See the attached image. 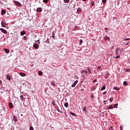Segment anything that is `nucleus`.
I'll return each mask as SVG.
<instances>
[{"instance_id": "nucleus-1", "label": "nucleus", "mask_w": 130, "mask_h": 130, "mask_svg": "<svg viewBox=\"0 0 130 130\" xmlns=\"http://www.w3.org/2000/svg\"><path fill=\"white\" fill-rule=\"evenodd\" d=\"M14 3L15 4V5H16V6H18V7H22V4H21L20 2L18 1H14Z\"/></svg>"}, {"instance_id": "nucleus-2", "label": "nucleus", "mask_w": 130, "mask_h": 130, "mask_svg": "<svg viewBox=\"0 0 130 130\" xmlns=\"http://www.w3.org/2000/svg\"><path fill=\"white\" fill-rule=\"evenodd\" d=\"M78 84V80L75 81L74 83L72 84V88H75L76 87V85Z\"/></svg>"}, {"instance_id": "nucleus-3", "label": "nucleus", "mask_w": 130, "mask_h": 130, "mask_svg": "<svg viewBox=\"0 0 130 130\" xmlns=\"http://www.w3.org/2000/svg\"><path fill=\"white\" fill-rule=\"evenodd\" d=\"M104 39L106 41H109V40H110V38H109V37L106 36L104 38Z\"/></svg>"}, {"instance_id": "nucleus-4", "label": "nucleus", "mask_w": 130, "mask_h": 130, "mask_svg": "<svg viewBox=\"0 0 130 130\" xmlns=\"http://www.w3.org/2000/svg\"><path fill=\"white\" fill-rule=\"evenodd\" d=\"M1 31L3 32L4 33V34H7V30L4 28H1Z\"/></svg>"}, {"instance_id": "nucleus-5", "label": "nucleus", "mask_w": 130, "mask_h": 130, "mask_svg": "<svg viewBox=\"0 0 130 130\" xmlns=\"http://www.w3.org/2000/svg\"><path fill=\"white\" fill-rule=\"evenodd\" d=\"M34 48H35L36 49H38V48H39V46H38L37 44H34Z\"/></svg>"}, {"instance_id": "nucleus-6", "label": "nucleus", "mask_w": 130, "mask_h": 130, "mask_svg": "<svg viewBox=\"0 0 130 130\" xmlns=\"http://www.w3.org/2000/svg\"><path fill=\"white\" fill-rule=\"evenodd\" d=\"M13 120H14L15 122H17V121H18V118H17V116L15 115L13 116Z\"/></svg>"}, {"instance_id": "nucleus-7", "label": "nucleus", "mask_w": 130, "mask_h": 130, "mask_svg": "<svg viewBox=\"0 0 130 130\" xmlns=\"http://www.w3.org/2000/svg\"><path fill=\"white\" fill-rule=\"evenodd\" d=\"M37 12L39 13H41V12H42V8H38L37 9Z\"/></svg>"}, {"instance_id": "nucleus-8", "label": "nucleus", "mask_w": 130, "mask_h": 130, "mask_svg": "<svg viewBox=\"0 0 130 130\" xmlns=\"http://www.w3.org/2000/svg\"><path fill=\"white\" fill-rule=\"evenodd\" d=\"M19 75L21 76V77H26V74L24 73L21 72L19 73Z\"/></svg>"}, {"instance_id": "nucleus-9", "label": "nucleus", "mask_w": 130, "mask_h": 130, "mask_svg": "<svg viewBox=\"0 0 130 130\" xmlns=\"http://www.w3.org/2000/svg\"><path fill=\"white\" fill-rule=\"evenodd\" d=\"M6 14V10H3L1 11V15L2 16H4V15H5Z\"/></svg>"}, {"instance_id": "nucleus-10", "label": "nucleus", "mask_w": 130, "mask_h": 130, "mask_svg": "<svg viewBox=\"0 0 130 130\" xmlns=\"http://www.w3.org/2000/svg\"><path fill=\"white\" fill-rule=\"evenodd\" d=\"M82 74H83V73H84V74H86V76H88V72L86 70H83L81 71Z\"/></svg>"}, {"instance_id": "nucleus-11", "label": "nucleus", "mask_w": 130, "mask_h": 130, "mask_svg": "<svg viewBox=\"0 0 130 130\" xmlns=\"http://www.w3.org/2000/svg\"><path fill=\"white\" fill-rule=\"evenodd\" d=\"M6 79L7 80H8V81H11V77L10 76V75H7L6 76Z\"/></svg>"}, {"instance_id": "nucleus-12", "label": "nucleus", "mask_w": 130, "mask_h": 130, "mask_svg": "<svg viewBox=\"0 0 130 130\" xmlns=\"http://www.w3.org/2000/svg\"><path fill=\"white\" fill-rule=\"evenodd\" d=\"M98 70H100V71H102L103 69V67H101V66H98L97 67Z\"/></svg>"}, {"instance_id": "nucleus-13", "label": "nucleus", "mask_w": 130, "mask_h": 130, "mask_svg": "<svg viewBox=\"0 0 130 130\" xmlns=\"http://www.w3.org/2000/svg\"><path fill=\"white\" fill-rule=\"evenodd\" d=\"M38 75H39V76H42L43 75V73L42 72V71H39L38 72Z\"/></svg>"}, {"instance_id": "nucleus-14", "label": "nucleus", "mask_w": 130, "mask_h": 130, "mask_svg": "<svg viewBox=\"0 0 130 130\" xmlns=\"http://www.w3.org/2000/svg\"><path fill=\"white\" fill-rule=\"evenodd\" d=\"M87 70L89 75H90V74H91V69H90V68L88 67L87 68Z\"/></svg>"}, {"instance_id": "nucleus-15", "label": "nucleus", "mask_w": 130, "mask_h": 130, "mask_svg": "<svg viewBox=\"0 0 130 130\" xmlns=\"http://www.w3.org/2000/svg\"><path fill=\"white\" fill-rule=\"evenodd\" d=\"M4 51L6 53H9L10 52V50L8 49H4Z\"/></svg>"}, {"instance_id": "nucleus-16", "label": "nucleus", "mask_w": 130, "mask_h": 130, "mask_svg": "<svg viewBox=\"0 0 130 130\" xmlns=\"http://www.w3.org/2000/svg\"><path fill=\"white\" fill-rule=\"evenodd\" d=\"M1 26H2V27H6V24H5V23H4V22H2Z\"/></svg>"}, {"instance_id": "nucleus-17", "label": "nucleus", "mask_w": 130, "mask_h": 130, "mask_svg": "<svg viewBox=\"0 0 130 130\" xmlns=\"http://www.w3.org/2000/svg\"><path fill=\"white\" fill-rule=\"evenodd\" d=\"M51 85L52 86H53V87H54V86H55V83H54V81H52L51 82Z\"/></svg>"}, {"instance_id": "nucleus-18", "label": "nucleus", "mask_w": 130, "mask_h": 130, "mask_svg": "<svg viewBox=\"0 0 130 130\" xmlns=\"http://www.w3.org/2000/svg\"><path fill=\"white\" fill-rule=\"evenodd\" d=\"M114 90H116V91H119L120 88L119 87H114L113 88Z\"/></svg>"}, {"instance_id": "nucleus-19", "label": "nucleus", "mask_w": 130, "mask_h": 130, "mask_svg": "<svg viewBox=\"0 0 130 130\" xmlns=\"http://www.w3.org/2000/svg\"><path fill=\"white\" fill-rule=\"evenodd\" d=\"M90 90L91 91H95V90H96V88H95L94 86H92L91 87Z\"/></svg>"}, {"instance_id": "nucleus-20", "label": "nucleus", "mask_w": 130, "mask_h": 130, "mask_svg": "<svg viewBox=\"0 0 130 130\" xmlns=\"http://www.w3.org/2000/svg\"><path fill=\"white\" fill-rule=\"evenodd\" d=\"M13 103H9V107H10V108H11V109L13 108Z\"/></svg>"}, {"instance_id": "nucleus-21", "label": "nucleus", "mask_w": 130, "mask_h": 130, "mask_svg": "<svg viewBox=\"0 0 130 130\" xmlns=\"http://www.w3.org/2000/svg\"><path fill=\"white\" fill-rule=\"evenodd\" d=\"M25 33H26V32H25V31H21V33H20V35H21V36H23L25 35Z\"/></svg>"}, {"instance_id": "nucleus-22", "label": "nucleus", "mask_w": 130, "mask_h": 130, "mask_svg": "<svg viewBox=\"0 0 130 130\" xmlns=\"http://www.w3.org/2000/svg\"><path fill=\"white\" fill-rule=\"evenodd\" d=\"M82 12V9H81V8H79L77 9V12L78 13H81Z\"/></svg>"}, {"instance_id": "nucleus-23", "label": "nucleus", "mask_w": 130, "mask_h": 130, "mask_svg": "<svg viewBox=\"0 0 130 130\" xmlns=\"http://www.w3.org/2000/svg\"><path fill=\"white\" fill-rule=\"evenodd\" d=\"M105 89H106V87H105V86L104 85V86L102 87L101 91H103V90H105Z\"/></svg>"}, {"instance_id": "nucleus-24", "label": "nucleus", "mask_w": 130, "mask_h": 130, "mask_svg": "<svg viewBox=\"0 0 130 130\" xmlns=\"http://www.w3.org/2000/svg\"><path fill=\"white\" fill-rule=\"evenodd\" d=\"M64 106H65V107H68V106H69V103H65L64 104Z\"/></svg>"}, {"instance_id": "nucleus-25", "label": "nucleus", "mask_w": 130, "mask_h": 130, "mask_svg": "<svg viewBox=\"0 0 130 130\" xmlns=\"http://www.w3.org/2000/svg\"><path fill=\"white\" fill-rule=\"evenodd\" d=\"M64 3L69 4V3H70V0H64Z\"/></svg>"}, {"instance_id": "nucleus-26", "label": "nucleus", "mask_w": 130, "mask_h": 130, "mask_svg": "<svg viewBox=\"0 0 130 130\" xmlns=\"http://www.w3.org/2000/svg\"><path fill=\"white\" fill-rule=\"evenodd\" d=\"M120 58V55H118L117 56H114L113 58Z\"/></svg>"}, {"instance_id": "nucleus-27", "label": "nucleus", "mask_w": 130, "mask_h": 130, "mask_svg": "<svg viewBox=\"0 0 130 130\" xmlns=\"http://www.w3.org/2000/svg\"><path fill=\"white\" fill-rule=\"evenodd\" d=\"M117 106H118V104H116L114 105V108H117Z\"/></svg>"}, {"instance_id": "nucleus-28", "label": "nucleus", "mask_w": 130, "mask_h": 130, "mask_svg": "<svg viewBox=\"0 0 130 130\" xmlns=\"http://www.w3.org/2000/svg\"><path fill=\"white\" fill-rule=\"evenodd\" d=\"M70 114H71V115H73V116H76V114H75L73 112H70Z\"/></svg>"}, {"instance_id": "nucleus-29", "label": "nucleus", "mask_w": 130, "mask_h": 130, "mask_svg": "<svg viewBox=\"0 0 130 130\" xmlns=\"http://www.w3.org/2000/svg\"><path fill=\"white\" fill-rule=\"evenodd\" d=\"M123 85H124V86H126V85H127V82L124 81Z\"/></svg>"}, {"instance_id": "nucleus-30", "label": "nucleus", "mask_w": 130, "mask_h": 130, "mask_svg": "<svg viewBox=\"0 0 130 130\" xmlns=\"http://www.w3.org/2000/svg\"><path fill=\"white\" fill-rule=\"evenodd\" d=\"M83 111H84V112H86V111H87V110L86 109V107H84L83 109H82Z\"/></svg>"}, {"instance_id": "nucleus-31", "label": "nucleus", "mask_w": 130, "mask_h": 130, "mask_svg": "<svg viewBox=\"0 0 130 130\" xmlns=\"http://www.w3.org/2000/svg\"><path fill=\"white\" fill-rule=\"evenodd\" d=\"M20 97L21 100H24V99H25L24 98V96H23V95H21Z\"/></svg>"}, {"instance_id": "nucleus-32", "label": "nucleus", "mask_w": 130, "mask_h": 130, "mask_svg": "<svg viewBox=\"0 0 130 130\" xmlns=\"http://www.w3.org/2000/svg\"><path fill=\"white\" fill-rule=\"evenodd\" d=\"M108 109H113V107H112V106H110L108 108Z\"/></svg>"}, {"instance_id": "nucleus-33", "label": "nucleus", "mask_w": 130, "mask_h": 130, "mask_svg": "<svg viewBox=\"0 0 130 130\" xmlns=\"http://www.w3.org/2000/svg\"><path fill=\"white\" fill-rule=\"evenodd\" d=\"M109 101L110 102H112V101H113V98H111L110 99H109Z\"/></svg>"}, {"instance_id": "nucleus-34", "label": "nucleus", "mask_w": 130, "mask_h": 130, "mask_svg": "<svg viewBox=\"0 0 130 130\" xmlns=\"http://www.w3.org/2000/svg\"><path fill=\"white\" fill-rule=\"evenodd\" d=\"M43 3L46 4L47 3H48V0H43Z\"/></svg>"}, {"instance_id": "nucleus-35", "label": "nucleus", "mask_w": 130, "mask_h": 130, "mask_svg": "<svg viewBox=\"0 0 130 130\" xmlns=\"http://www.w3.org/2000/svg\"><path fill=\"white\" fill-rule=\"evenodd\" d=\"M103 4H106V0H102Z\"/></svg>"}, {"instance_id": "nucleus-36", "label": "nucleus", "mask_w": 130, "mask_h": 130, "mask_svg": "<svg viewBox=\"0 0 130 130\" xmlns=\"http://www.w3.org/2000/svg\"><path fill=\"white\" fill-rule=\"evenodd\" d=\"M82 43H83V40L81 39L79 42V44H82Z\"/></svg>"}, {"instance_id": "nucleus-37", "label": "nucleus", "mask_w": 130, "mask_h": 130, "mask_svg": "<svg viewBox=\"0 0 130 130\" xmlns=\"http://www.w3.org/2000/svg\"><path fill=\"white\" fill-rule=\"evenodd\" d=\"M109 76V74L107 73V74L106 75V78L107 79V78H108Z\"/></svg>"}, {"instance_id": "nucleus-38", "label": "nucleus", "mask_w": 130, "mask_h": 130, "mask_svg": "<svg viewBox=\"0 0 130 130\" xmlns=\"http://www.w3.org/2000/svg\"><path fill=\"white\" fill-rule=\"evenodd\" d=\"M56 110L58 111V112H59L60 113H61V112H60V110L58 108L56 109Z\"/></svg>"}, {"instance_id": "nucleus-39", "label": "nucleus", "mask_w": 130, "mask_h": 130, "mask_svg": "<svg viewBox=\"0 0 130 130\" xmlns=\"http://www.w3.org/2000/svg\"><path fill=\"white\" fill-rule=\"evenodd\" d=\"M91 6L93 7V6H94V5H95V3L94 2V1L91 3Z\"/></svg>"}, {"instance_id": "nucleus-40", "label": "nucleus", "mask_w": 130, "mask_h": 130, "mask_svg": "<svg viewBox=\"0 0 130 130\" xmlns=\"http://www.w3.org/2000/svg\"><path fill=\"white\" fill-rule=\"evenodd\" d=\"M124 41H126L127 40H129V38H126V39H124Z\"/></svg>"}, {"instance_id": "nucleus-41", "label": "nucleus", "mask_w": 130, "mask_h": 130, "mask_svg": "<svg viewBox=\"0 0 130 130\" xmlns=\"http://www.w3.org/2000/svg\"><path fill=\"white\" fill-rule=\"evenodd\" d=\"M29 129H30V130H34V129L33 128V127H32V126H30V127H29Z\"/></svg>"}, {"instance_id": "nucleus-42", "label": "nucleus", "mask_w": 130, "mask_h": 130, "mask_svg": "<svg viewBox=\"0 0 130 130\" xmlns=\"http://www.w3.org/2000/svg\"><path fill=\"white\" fill-rule=\"evenodd\" d=\"M94 95H91V96H90V98H91V99H93V98H94Z\"/></svg>"}, {"instance_id": "nucleus-43", "label": "nucleus", "mask_w": 130, "mask_h": 130, "mask_svg": "<svg viewBox=\"0 0 130 130\" xmlns=\"http://www.w3.org/2000/svg\"><path fill=\"white\" fill-rule=\"evenodd\" d=\"M106 91H105L103 93H102V95H106Z\"/></svg>"}, {"instance_id": "nucleus-44", "label": "nucleus", "mask_w": 130, "mask_h": 130, "mask_svg": "<svg viewBox=\"0 0 130 130\" xmlns=\"http://www.w3.org/2000/svg\"><path fill=\"white\" fill-rule=\"evenodd\" d=\"M95 82H97V79H95L93 81V83H95Z\"/></svg>"}, {"instance_id": "nucleus-45", "label": "nucleus", "mask_w": 130, "mask_h": 130, "mask_svg": "<svg viewBox=\"0 0 130 130\" xmlns=\"http://www.w3.org/2000/svg\"><path fill=\"white\" fill-rule=\"evenodd\" d=\"M120 130H123V129L122 128V126H120Z\"/></svg>"}, {"instance_id": "nucleus-46", "label": "nucleus", "mask_w": 130, "mask_h": 130, "mask_svg": "<svg viewBox=\"0 0 130 130\" xmlns=\"http://www.w3.org/2000/svg\"><path fill=\"white\" fill-rule=\"evenodd\" d=\"M117 50H118V49H116V55H117Z\"/></svg>"}, {"instance_id": "nucleus-47", "label": "nucleus", "mask_w": 130, "mask_h": 130, "mask_svg": "<svg viewBox=\"0 0 130 130\" xmlns=\"http://www.w3.org/2000/svg\"><path fill=\"white\" fill-rule=\"evenodd\" d=\"M2 84H3V81H2V80H0V85H2Z\"/></svg>"}, {"instance_id": "nucleus-48", "label": "nucleus", "mask_w": 130, "mask_h": 130, "mask_svg": "<svg viewBox=\"0 0 130 130\" xmlns=\"http://www.w3.org/2000/svg\"><path fill=\"white\" fill-rule=\"evenodd\" d=\"M105 29H106V32H108V29L107 28H106Z\"/></svg>"}, {"instance_id": "nucleus-49", "label": "nucleus", "mask_w": 130, "mask_h": 130, "mask_svg": "<svg viewBox=\"0 0 130 130\" xmlns=\"http://www.w3.org/2000/svg\"><path fill=\"white\" fill-rule=\"evenodd\" d=\"M126 72H129V70H127L126 71Z\"/></svg>"}, {"instance_id": "nucleus-50", "label": "nucleus", "mask_w": 130, "mask_h": 130, "mask_svg": "<svg viewBox=\"0 0 130 130\" xmlns=\"http://www.w3.org/2000/svg\"><path fill=\"white\" fill-rule=\"evenodd\" d=\"M108 109H108V108L107 109H105V110H108Z\"/></svg>"}, {"instance_id": "nucleus-51", "label": "nucleus", "mask_w": 130, "mask_h": 130, "mask_svg": "<svg viewBox=\"0 0 130 130\" xmlns=\"http://www.w3.org/2000/svg\"><path fill=\"white\" fill-rule=\"evenodd\" d=\"M38 41H40V40H38V41H37L36 42H38Z\"/></svg>"}, {"instance_id": "nucleus-52", "label": "nucleus", "mask_w": 130, "mask_h": 130, "mask_svg": "<svg viewBox=\"0 0 130 130\" xmlns=\"http://www.w3.org/2000/svg\"><path fill=\"white\" fill-rule=\"evenodd\" d=\"M81 91H84V89H81Z\"/></svg>"}, {"instance_id": "nucleus-53", "label": "nucleus", "mask_w": 130, "mask_h": 130, "mask_svg": "<svg viewBox=\"0 0 130 130\" xmlns=\"http://www.w3.org/2000/svg\"><path fill=\"white\" fill-rule=\"evenodd\" d=\"M83 2H86L87 0H82Z\"/></svg>"}, {"instance_id": "nucleus-54", "label": "nucleus", "mask_w": 130, "mask_h": 130, "mask_svg": "<svg viewBox=\"0 0 130 130\" xmlns=\"http://www.w3.org/2000/svg\"><path fill=\"white\" fill-rule=\"evenodd\" d=\"M104 102L105 103H106V101H104Z\"/></svg>"}, {"instance_id": "nucleus-55", "label": "nucleus", "mask_w": 130, "mask_h": 130, "mask_svg": "<svg viewBox=\"0 0 130 130\" xmlns=\"http://www.w3.org/2000/svg\"><path fill=\"white\" fill-rule=\"evenodd\" d=\"M104 104H105V105H106V103H105Z\"/></svg>"}, {"instance_id": "nucleus-56", "label": "nucleus", "mask_w": 130, "mask_h": 130, "mask_svg": "<svg viewBox=\"0 0 130 130\" xmlns=\"http://www.w3.org/2000/svg\"><path fill=\"white\" fill-rule=\"evenodd\" d=\"M127 44H128V43H127V44H126V45H127Z\"/></svg>"}, {"instance_id": "nucleus-57", "label": "nucleus", "mask_w": 130, "mask_h": 130, "mask_svg": "<svg viewBox=\"0 0 130 130\" xmlns=\"http://www.w3.org/2000/svg\"><path fill=\"white\" fill-rule=\"evenodd\" d=\"M53 37H54V36H53Z\"/></svg>"}, {"instance_id": "nucleus-58", "label": "nucleus", "mask_w": 130, "mask_h": 130, "mask_svg": "<svg viewBox=\"0 0 130 130\" xmlns=\"http://www.w3.org/2000/svg\"><path fill=\"white\" fill-rule=\"evenodd\" d=\"M39 43H40V42H39Z\"/></svg>"}]
</instances>
